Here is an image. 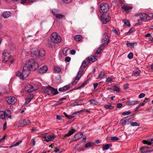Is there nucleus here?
Wrapping results in <instances>:
<instances>
[{
  "label": "nucleus",
  "mask_w": 153,
  "mask_h": 153,
  "mask_svg": "<svg viewBox=\"0 0 153 153\" xmlns=\"http://www.w3.org/2000/svg\"><path fill=\"white\" fill-rule=\"evenodd\" d=\"M31 143L33 144V146H34L35 144V141L34 138L32 139L31 141Z\"/></svg>",
  "instance_id": "nucleus-61"
},
{
  "label": "nucleus",
  "mask_w": 153,
  "mask_h": 153,
  "mask_svg": "<svg viewBox=\"0 0 153 153\" xmlns=\"http://www.w3.org/2000/svg\"><path fill=\"white\" fill-rule=\"evenodd\" d=\"M139 16H140V20L142 21L145 19L144 18L142 14H140Z\"/></svg>",
  "instance_id": "nucleus-64"
},
{
  "label": "nucleus",
  "mask_w": 153,
  "mask_h": 153,
  "mask_svg": "<svg viewBox=\"0 0 153 153\" xmlns=\"http://www.w3.org/2000/svg\"><path fill=\"white\" fill-rule=\"evenodd\" d=\"M6 100L7 103L9 104H13L16 101V98L12 96L7 98Z\"/></svg>",
  "instance_id": "nucleus-10"
},
{
  "label": "nucleus",
  "mask_w": 153,
  "mask_h": 153,
  "mask_svg": "<svg viewBox=\"0 0 153 153\" xmlns=\"http://www.w3.org/2000/svg\"><path fill=\"white\" fill-rule=\"evenodd\" d=\"M2 54L3 56V62L6 63L7 62H9L10 59V55L9 54L4 52Z\"/></svg>",
  "instance_id": "nucleus-9"
},
{
  "label": "nucleus",
  "mask_w": 153,
  "mask_h": 153,
  "mask_svg": "<svg viewBox=\"0 0 153 153\" xmlns=\"http://www.w3.org/2000/svg\"><path fill=\"white\" fill-rule=\"evenodd\" d=\"M26 65L30 68V70L35 71L37 70L39 67L38 63L33 59H30L26 62Z\"/></svg>",
  "instance_id": "nucleus-1"
},
{
  "label": "nucleus",
  "mask_w": 153,
  "mask_h": 153,
  "mask_svg": "<svg viewBox=\"0 0 153 153\" xmlns=\"http://www.w3.org/2000/svg\"><path fill=\"white\" fill-rule=\"evenodd\" d=\"M131 113V112L130 111H128L126 112H124L122 113L123 115H126L129 114Z\"/></svg>",
  "instance_id": "nucleus-48"
},
{
  "label": "nucleus",
  "mask_w": 153,
  "mask_h": 153,
  "mask_svg": "<svg viewBox=\"0 0 153 153\" xmlns=\"http://www.w3.org/2000/svg\"><path fill=\"white\" fill-rule=\"evenodd\" d=\"M130 119L131 118L130 117H124L123 119L121 120L120 121V123L122 125H125Z\"/></svg>",
  "instance_id": "nucleus-13"
},
{
  "label": "nucleus",
  "mask_w": 153,
  "mask_h": 153,
  "mask_svg": "<svg viewBox=\"0 0 153 153\" xmlns=\"http://www.w3.org/2000/svg\"><path fill=\"white\" fill-rule=\"evenodd\" d=\"M89 101L90 104L93 105H97L98 103L97 101L94 100H90Z\"/></svg>",
  "instance_id": "nucleus-37"
},
{
  "label": "nucleus",
  "mask_w": 153,
  "mask_h": 153,
  "mask_svg": "<svg viewBox=\"0 0 153 153\" xmlns=\"http://www.w3.org/2000/svg\"><path fill=\"white\" fill-rule=\"evenodd\" d=\"M148 149L149 148L148 147H142L140 148V150L141 151V153H146L147 152H153V149L150 150H146V151H145L144 150V149Z\"/></svg>",
  "instance_id": "nucleus-18"
},
{
  "label": "nucleus",
  "mask_w": 153,
  "mask_h": 153,
  "mask_svg": "<svg viewBox=\"0 0 153 153\" xmlns=\"http://www.w3.org/2000/svg\"><path fill=\"white\" fill-rule=\"evenodd\" d=\"M31 55L33 58H37L39 57L38 50L37 49H32L31 51Z\"/></svg>",
  "instance_id": "nucleus-11"
},
{
  "label": "nucleus",
  "mask_w": 153,
  "mask_h": 153,
  "mask_svg": "<svg viewBox=\"0 0 153 153\" xmlns=\"http://www.w3.org/2000/svg\"><path fill=\"white\" fill-rule=\"evenodd\" d=\"M112 79L111 77H109L108 78L106 79L105 81L106 82H111V81H112Z\"/></svg>",
  "instance_id": "nucleus-52"
},
{
  "label": "nucleus",
  "mask_w": 153,
  "mask_h": 153,
  "mask_svg": "<svg viewBox=\"0 0 153 153\" xmlns=\"http://www.w3.org/2000/svg\"><path fill=\"white\" fill-rule=\"evenodd\" d=\"M135 44L136 45L137 43L136 42L129 43L128 42L126 43V45L127 46L130 47V48H134V46Z\"/></svg>",
  "instance_id": "nucleus-30"
},
{
  "label": "nucleus",
  "mask_w": 153,
  "mask_h": 153,
  "mask_svg": "<svg viewBox=\"0 0 153 153\" xmlns=\"http://www.w3.org/2000/svg\"><path fill=\"white\" fill-rule=\"evenodd\" d=\"M87 62L88 63L91 62H93L96 61L97 59L94 56L88 57L87 58Z\"/></svg>",
  "instance_id": "nucleus-21"
},
{
  "label": "nucleus",
  "mask_w": 153,
  "mask_h": 153,
  "mask_svg": "<svg viewBox=\"0 0 153 153\" xmlns=\"http://www.w3.org/2000/svg\"><path fill=\"white\" fill-rule=\"evenodd\" d=\"M51 39L52 42L55 43H58L62 40L61 37L56 33H53L51 36Z\"/></svg>",
  "instance_id": "nucleus-3"
},
{
  "label": "nucleus",
  "mask_w": 153,
  "mask_h": 153,
  "mask_svg": "<svg viewBox=\"0 0 153 153\" xmlns=\"http://www.w3.org/2000/svg\"><path fill=\"white\" fill-rule=\"evenodd\" d=\"M105 45V42L102 43L101 46L99 48V49L97 50L96 51L95 55H97L99 54L100 53V52L104 48Z\"/></svg>",
  "instance_id": "nucleus-20"
},
{
  "label": "nucleus",
  "mask_w": 153,
  "mask_h": 153,
  "mask_svg": "<svg viewBox=\"0 0 153 153\" xmlns=\"http://www.w3.org/2000/svg\"><path fill=\"white\" fill-rule=\"evenodd\" d=\"M30 69L28 68L25 65L23 67L22 72V80H24V78H27L28 76L30 73Z\"/></svg>",
  "instance_id": "nucleus-6"
},
{
  "label": "nucleus",
  "mask_w": 153,
  "mask_h": 153,
  "mask_svg": "<svg viewBox=\"0 0 153 153\" xmlns=\"http://www.w3.org/2000/svg\"><path fill=\"white\" fill-rule=\"evenodd\" d=\"M83 72V71H80L77 73V75L76 77V79H77V81H79L81 77L82 74Z\"/></svg>",
  "instance_id": "nucleus-26"
},
{
  "label": "nucleus",
  "mask_w": 153,
  "mask_h": 153,
  "mask_svg": "<svg viewBox=\"0 0 153 153\" xmlns=\"http://www.w3.org/2000/svg\"><path fill=\"white\" fill-rule=\"evenodd\" d=\"M34 95L33 94H30L29 96L25 99V102L24 103L25 105H26L31 100L33 97Z\"/></svg>",
  "instance_id": "nucleus-15"
},
{
  "label": "nucleus",
  "mask_w": 153,
  "mask_h": 153,
  "mask_svg": "<svg viewBox=\"0 0 153 153\" xmlns=\"http://www.w3.org/2000/svg\"><path fill=\"white\" fill-rule=\"evenodd\" d=\"M44 91L49 95L52 94L53 95H55L59 93L57 89L54 88L50 85H48L45 88Z\"/></svg>",
  "instance_id": "nucleus-2"
},
{
  "label": "nucleus",
  "mask_w": 153,
  "mask_h": 153,
  "mask_svg": "<svg viewBox=\"0 0 153 153\" xmlns=\"http://www.w3.org/2000/svg\"><path fill=\"white\" fill-rule=\"evenodd\" d=\"M82 38V36L80 35H76L74 37V39L76 41H80L81 40Z\"/></svg>",
  "instance_id": "nucleus-34"
},
{
  "label": "nucleus",
  "mask_w": 153,
  "mask_h": 153,
  "mask_svg": "<svg viewBox=\"0 0 153 153\" xmlns=\"http://www.w3.org/2000/svg\"><path fill=\"white\" fill-rule=\"evenodd\" d=\"M4 113L5 116L7 118H8L11 119V112L9 110H6L4 111Z\"/></svg>",
  "instance_id": "nucleus-19"
},
{
  "label": "nucleus",
  "mask_w": 153,
  "mask_h": 153,
  "mask_svg": "<svg viewBox=\"0 0 153 153\" xmlns=\"http://www.w3.org/2000/svg\"><path fill=\"white\" fill-rule=\"evenodd\" d=\"M76 131V130L72 129L70 130L69 131L68 133L67 134H65V135L67 136H69L71 135L73 133H74Z\"/></svg>",
  "instance_id": "nucleus-32"
},
{
  "label": "nucleus",
  "mask_w": 153,
  "mask_h": 153,
  "mask_svg": "<svg viewBox=\"0 0 153 153\" xmlns=\"http://www.w3.org/2000/svg\"><path fill=\"white\" fill-rule=\"evenodd\" d=\"M70 87V85L69 84L65 85L63 87L64 90L65 91H67L68 90Z\"/></svg>",
  "instance_id": "nucleus-44"
},
{
  "label": "nucleus",
  "mask_w": 153,
  "mask_h": 153,
  "mask_svg": "<svg viewBox=\"0 0 153 153\" xmlns=\"http://www.w3.org/2000/svg\"><path fill=\"white\" fill-rule=\"evenodd\" d=\"M56 137V136L54 134L52 135H48L45 137V141L48 142L50 141H52L54 140L55 137Z\"/></svg>",
  "instance_id": "nucleus-14"
},
{
  "label": "nucleus",
  "mask_w": 153,
  "mask_h": 153,
  "mask_svg": "<svg viewBox=\"0 0 153 153\" xmlns=\"http://www.w3.org/2000/svg\"><path fill=\"white\" fill-rule=\"evenodd\" d=\"M104 108L106 109H112L114 108V106L111 105H106L104 106Z\"/></svg>",
  "instance_id": "nucleus-40"
},
{
  "label": "nucleus",
  "mask_w": 153,
  "mask_h": 153,
  "mask_svg": "<svg viewBox=\"0 0 153 153\" xmlns=\"http://www.w3.org/2000/svg\"><path fill=\"white\" fill-rule=\"evenodd\" d=\"M16 75L18 76L19 77L22 79V72L19 71H18L16 73Z\"/></svg>",
  "instance_id": "nucleus-42"
},
{
  "label": "nucleus",
  "mask_w": 153,
  "mask_h": 153,
  "mask_svg": "<svg viewBox=\"0 0 153 153\" xmlns=\"http://www.w3.org/2000/svg\"><path fill=\"white\" fill-rule=\"evenodd\" d=\"M54 69L56 71L58 72H60L61 71V68L59 66H56L55 67Z\"/></svg>",
  "instance_id": "nucleus-46"
},
{
  "label": "nucleus",
  "mask_w": 153,
  "mask_h": 153,
  "mask_svg": "<svg viewBox=\"0 0 153 153\" xmlns=\"http://www.w3.org/2000/svg\"><path fill=\"white\" fill-rule=\"evenodd\" d=\"M112 146V144L111 143L107 144L105 145H103L102 148L103 151L108 149L109 147H111Z\"/></svg>",
  "instance_id": "nucleus-28"
},
{
  "label": "nucleus",
  "mask_w": 153,
  "mask_h": 153,
  "mask_svg": "<svg viewBox=\"0 0 153 153\" xmlns=\"http://www.w3.org/2000/svg\"><path fill=\"white\" fill-rule=\"evenodd\" d=\"M143 143L145 144H147L149 145H150L151 144L150 143V140H144L143 141Z\"/></svg>",
  "instance_id": "nucleus-47"
},
{
  "label": "nucleus",
  "mask_w": 153,
  "mask_h": 153,
  "mask_svg": "<svg viewBox=\"0 0 153 153\" xmlns=\"http://www.w3.org/2000/svg\"><path fill=\"white\" fill-rule=\"evenodd\" d=\"M134 30V28L133 27L131 28L128 32V33H130L133 32Z\"/></svg>",
  "instance_id": "nucleus-62"
},
{
  "label": "nucleus",
  "mask_w": 153,
  "mask_h": 153,
  "mask_svg": "<svg viewBox=\"0 0 153 153\" xmlns=\"http://www.w3.org/2000/svg\"><path fill=\"white\" fill-rule=\"evenodd\" d=\"M71 60V58L67 56L66 57L65 59V61L66 62H69Z\"/></svg>",
  "instance_id": "nucleus-59"
},
{
  "label": "nucleus",
  "mask_w": 153,
  "mask_h": 153,
  "mask_svg": "<svg viewBox=\"0 0 153 153\" xmlns=\"http://www.w3.org/2000/svg\"><path fill=\"white\" fill-rule=\"evenodd\" d=\"M133 74L135 76H139L140 74L138 71H136L134 72H133Z\"/></svg>",
  "instance_id": "nucleus-54"
},
{
  "label": "nucleus",
  "mask_w": 153,
  "mask_h": 153,
  "mask_svg": "<svg viewBox=\"0 0 153 153\" xmlns=\"http://www.w3.org/2000/svg\"><path fill=\"white\" fill-rule=\"evenodd\" d=\"M130 124L131 125L133 126H140L139 123L136 122H130Z\"/></svg>",
  "instance_id": "nucleus-41"
},
{
  "label": "nucleus",
  "mask_w": 153,
  "mask_h": 153,
  "mask_svg": "<svg viewBox=\"0 0 153 153\" xmlns=\"http://www.w3.org/2000/svg\"><path fill=\"white\" fill-rule=\"evenodd\" d=\"M48 68L46 66H43L41 67L38 70V72L40 74H43L45 73L48 70Z\"/></svg>",
  "instance_id": "nucleus-17"
},
{
  "label": "nucleus",
  "mask_w": 153,
  "mask_h": 153,
  "mask_svg": "<svg viewBox=\"0 0 153 153\" xmlns=\"http://www.w3.org/2000/svg\"><path fill=\"white\" fill-rule=\"evenodd\" d=\"M122 8L126 11L129 12L130 10H131L132 7H131L127 6L126 5H123L122 7Z\"/></svg>",
  "instance_id": "nucleus-27"
},
{
  "label": "nucleus",
  "mask_w": 153,
  "mask_h": 153,
  "mask_svg": "<svg viewBox=\"0 0 153 153\" xmlns=\"http://www.w3.org/2000/svg\"><path fill=\"white\" fill-rule=\"evenodd\" d=\"M74 114H73L70 115H68V119L69 120L71 119L72 118H74L75 117V116L74 115Z\"/></svg>",
  "instance_id": "nucleus-55"
},
{
  "label": "nucleus",
  "mask_w": 153,
  "mask_h": 153,
  "mask_svg": "<svg viewBox=\"0 0 153 153\" xmlns=\"http://www.w3.org/2000/svg\"><path fill=\"white\" fill-rule=\"evenodd\" d=\"M57 19H61L65 17V15L60 14H57L55 16Z\"/></svg>",
  "instance_id": "nucleus-36"
},
{
  "label": "nucleus",
  "mask_w": 153,
  "mask_h": 153,
  "mask_svg": "<svg viewBox=\"0 0 153 153\" xmlns=\"http://www.w3.org/2000/svg\"><path fill=\"white\" fill-rule=\"evenodd\" d=\"M88 64V63L87 62H86V61L85 60L83 61L81 65V66L80 67V68L82 69V68H85L86 67V66H87V65Z\"/></svg>",
  "instance_id": "nucleus-31"
},
{
  "label": "nucleus",
  "mask_w": 153,
  "mask_h": 153,
  "mask_svg": "<svg viewBox=\"0 0 153 153\" xmlns=\"http://www.w3.org/2000/svg\"><path fill=\"white\" fill-rule=\"evenodd\" d=\"M101 41V42L107 41L106 43L105 42L106 45L110 42V36H108V33H105L103 34Z\"/></svg>",
  "instance_id": "nucleus-8"
},
{
  "label": "nucleus",
  "mask_w": 153,
  "mask_h": 153,
  "mask_svg": "<svg viewBox=\"0 0 153 153\" xmlns=\"http://www.w3.org/2000/svg\"><path fill=\"white\" fill-rule=\"evenodd\" d=\"M39 0H22L21 3L22 4L28 3H33Z\"/></svg>",
  "instance_id": "nucleus-25"
},
{
  "label": "nucleus",
  "mask_w": 153,
  "mask_h": 153,
  "mask_svg": "<svg viewBox=\"0 0 153 153\" xmlns=\"http://www.w3.org/2000/svg\"><path fill=\"white\" fill-rule=\"evenodd\" d=\"M11 13L10 11H5L3 13L2 16L4 18H7L11 16Z\"/></svg>",
  "instance_id": "nucleus-22"
},
{
  "label": "nucleus",
  "mask_w": 153,
  "mask_h": 153,
  "mask_svg": "<svg viewBox=\"0 0 153 153\" xmlns=\"http://www.w3.org/2000/svg\"><path fill=\"white\" fill-rule=\"evenodd\" d=\"M39 56L43 57L44 56L45 54V51L43 49H40L39 51L38 50Z\"/></svg>",
  "instance_id": "nucleus-23"
},
{
  "label": "nucleus",
  "mask_w": 153,
  "mask_h": 153,
  "mask_svg": "<svg viewBox=\"0 0 153 153\" xmlns=\"http://www.w3.org/2000/svg\"><path fill=\"white\" fill-rule=\"evenodd\" d=\"M52 13H53V15L55 16L57 14L56 13L57 12V11L56 9H53L52 10Z\"/></svg>",
  "instance_id": "nucleus-51"
},
{
  "label": "nucleus",
  "mask_w": 153,
  "mask_h": 153,
  "mask_svg": "<svg viewBox=\"0 0 153 153\" xmlns=\"http://www.w3.org/2000/svg\"><path fill=\"white\" fill-rule=\"evenodd\" d=\"M133 54L132 53H130L128 55V57L130 59H132L133 57Z\"/></svg>",
  "instance_id": "nucleus-49"
},
{
  "label": "nucleus",
  "mask_w": 153,
  "mask_h": 153,
  "mask_svg": "<svg viewBox=\"0 0 153 153\" xmlns=\"http://www.w3.org/2000/svg\"><path fill=\"white\" fill-rule=\"evenodd\" d=\"M66 99V97H63L61 99H60L59 100V101L58 102V104L59 105H61L63 103V102H62V101L63 100H65Z\"/></svg>",
  "instance_id": "nucleus-43"
},
{
  "label": "nucleus",
  "mask_w": 153,
  "mask_h": 153,
  "mask_svg": "<svg viewBox=\"0 0 153 153\" xmlns=\"http://www.w3.org/2000/svg\"><path fill=\"white\" fill-rule=\"evenodd\" d=\"M43 43L49 47H53V45L51 44V42L48 39H44L43 41Z\"/></svg>",
  "instance_id": "nucleus-16"
},
{
  "label": "nucleus",
  "mask_w": 153,
  "mask_h": 153,
  "mask_svg": "<svg viewBox=\"0 0 153 153\" xmlns=\"http://www.w3.org/2000/svg\"><path fill=\"white\" fill-rule=\"evenodd\" d=\"M123 22L125 25H127L128 27L130 26L131 25L129 21L127 19H124Z\"/></svg>",
  "instance_id": "nucleus-39"
},
{
  "label": "nucleus",
  "mask_w": 153,
  "mask_h": 153,
  "mask_svg": "<svg viewBox=\"0 0 153 153\" xmlns=\"http://www.w3.org/2000/svg\"><path fill=\"white\" fill-rule=\"evenodd\" d=\"M105 75V73H103L101 71L100 73L99 74L98 76L97 79H102Z\"/></svg>",
  "instance_id": "nucleus-35"
},
{
  "label": "nucleus",
  "mask_w": 153,
  "mask_h": 153,
  "mask_svg": "<svg viewBox=\"0 0 153 153\" xmlns=\"http://www.w3.org/2000/svg\"><path fill=\"white\" fill-rule=\"evenodd\" d=\"M110 17L108 15H102L100 17L102 23L103 24H106L110 20Z\"/></svg>",
  "instance_id": "nucleus-7"
},
{
  "label": "nucleus",
  "mask_w": 153,
  "mask_h": 153,
  "mask_svg": "<svg viewBox=\"0 0 153 153\" xmlns=\"http://www.w3.org/2000/svg\"><path fill=\"white\" fill-rule=\"evenodd\" d=\"M83 136V133L82 132H79L75 134L73 139V140L76 141L81 139Z\"/></svg>",
  "instance_id": "nucleus-12"
},
{
  "label": "nucleus",
  "mask_w": 153,
  "mask_h": 153,
  "mask_svg": "<svg viewBox=\"0 0 153 153\" xmlns=\"http://www.w3.org/2000/svg\"><path fill=\"white\" fill-rule=\"evenodd\" d=\"M142 14L144 18L145 19H146L147 18V17L149 16L148 15H147L145 13H142Z\"/></svg>",
  "instance_id": "nucleus-60"
},
{
  "label": "nucleus",
  "mask_w": 153,
  "mask_h": 153,
  "mask_svg": "<svg viewBox=\"0 0 153 153\" xmlns=\"http://www.w3.org/2000/svg\"><path fill=\"white\" fill-rule=\"evenodd\" d=\"M95 145V143H92L91 142H89L87 143L85 146V147L87 148L89 147H92L93 146Z\"/></svg>",
  "instance_id": "nucleus-29"
},
{
  "label": "nucleus",
  "mask_w": 153,
  "mask_h": 153,
  "mask_svg": "<svg viewBox=\"0 0 153 153\" xmlns=\"http://www.w3.org/2000/svg\"><path fill=\"white\" fill-rule=\"evenodd\" d=\"M145 95L144 93H142L140 94L138 96V97L139 98H143L145 96Z\"/></svg>",
  "instance_id": "nucleus-53"
},
{
  "label": "nucleus",
  "mask_w": 153,
  "mask_h": 153,
  "mask_svg": "<svg viewBox=\"0 0 153 153\" xmlns=\"http://www.w3.org/2000/svg\"><path fill=\"white\" fill-rule=\"evenodd\" d=\"M112 32L114 33L116 35H118V32L116 29H113L112 30Z\"/></svg>",
  "instance_id": "nucleus-63"
},
{
  "label": "nucleus",
  "mask_w": 153,
  "mask_h": 153,
  "mask_svg": "<svg viewBox=\"0 0 153 153\" xmlns=\"http://www.w3.org/2000/svg\"><path fill=\"white\" fill-rule=\"evenodd\" d=\"M129 85L128 83H126L124 85L123 87L125 89H127L128 88Z\"/></svg>",
  "instance_id": "nucleus-58"
},
{
  "label": "nucleus",
  "mask_w": 153,
  "mask_h": 153,
  "mask_svg": "<svg viewBox=\"0 0 153 153\" xmlns=\"http://www.w3.org/2000/svg\"><path fill=\"white\" fill-rule=\"evenodd\" d=\"M120 140V139L116 136H113L111 137V140L113 141H116Z\"/></svg>",
  "instance_id": "nucleus-45"
},
{
  "label": "nucleus",
  "mask_w": 153,
  "mask_h": 153,
  "mask_svg": "<svg viewBox=\"0 0 153 153\" xmlns=\"http://www.w3.org/2000/svg\"><path fill=\"white\" fill-rule=\"evenodd\" d=\"M65 3H69L71 2L72 0H62Z\"/></svg>",
  "instance_id": "nucleus-56"
},
{
  "label": "nucleus",
  "mask_w": 153,
  "mask_h": 153,
  "mask_svg": "<svg viewBox=\"0 0 153 153\" xmlns=\"http://www.w3.org/2000/svg\"><path fill=\"white\" fill-rule=\"evenodd\" d=\"M100 13L107 12L109 9V5L106 3H102L100 6Z\"/></svg>",
  "instance_id": "nucleus-4"
},
{
  "label": "nucleus",
  "mask_w": 153,
  "mask_h": 153,
  "mask_svg": "<svg viewBox=\"0 0 153 153\" xmlns=\"http://www.w3.org/2000/svg\"><path fill=\"white\" fill-rule=\"evenodd\" d=\"M114 84L115 85L114 86L113 88V90L114 91L119 92L120 91V89L118 87H117L115 84Z\"/></svg>",
  "instance_id": "nucleus-38"
},
{
  "label": "nucleus",
  "mask_w": 153,
  "mask_h": 153,
  "mask_svg": "<svg viewBox=\"0 0 153 153\" xmlns=\"http://www.w3.org/2000/svg\"><path fill=\"white\" fill-rule=\"evenodd\" d=\"M0 118L4 120L6 119V117L4 111H0Z\"/></svg>",
  "instance_id": "nucleus-33"
},
{
  "label": "nucleus",
  "mask_w": 153,
  "mask_h": 153,
  "mask_svg": "<svg viewBox=\"0 0 153 153\" xmlns=\"http://www.w3.org/2000/svg\"><path fill=\"white\" fill-rule=\"evenodd\" d=\"M30 123V120H24L21 122V126H26L29 125Z\"/></svg>",
  "instance_id": "nucleus-24"
},
{
  "label": "nucleus",
  "mask_w": 153,
  "mask_h": 153,
  "mask_svg": "<svg viewBox=\"0 0 153 153\" xmlns=\"http://www.w3.org/2000/svg\"><path fill=\"white\" fill-rule=\"evenodd\" d=\"M132 105H134L138 103L139 102L137 101L134 100L131 101Z\"/></svg>",
  "instance_id": "nucleus-50"
},
{
  "label": "nucleus",
  "mask_w": 153,
  "mask_h": 153,
  "mask_svg": "<svg viewBox=\"0 0 153 153\" xmlns=\"http://www.w3.org/2000/svg\"><path fill=\"white\" fill-rule=\"evenodd\" d=\"M78 81L77 80V79H76V78L75 79L74 81L71 83L72 85H76L78 82Z\"/></svg>",
  "instance_id": "nucleus-57"
},
{
  "label": "nucleus",
  "mask_w": 153,
  "mask_h": 153,
  "mask_svg": "<svg viewBox=\"0 0 153 153\" xmlns=\"http://www.w3.org/2000/svg\"><path fill=\"white\" fill-rule=\"evenodd\" d=\"M39 89V87L35 85H32L30 84H28L25 87V91L30 94L31 92L36 90Z\"/></svg>",
  "instance_id": "nucleus-5"
}]
</instances>
